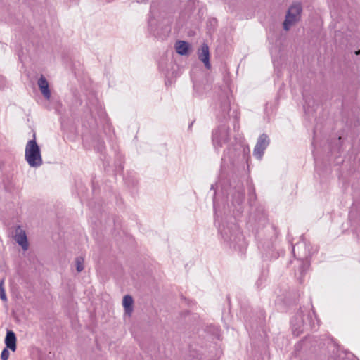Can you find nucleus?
<instances>
[{
  "instance_id": "1",
  "label": "nucleus",
  "mask_w": 360,
  "mask_h": 360,
  "mask_svg": "<svg viewBox=\"0 0 360 360\" xmlns=\"http://www.w3.org/2000/svg\"><path fill=\"white\" fill-rule=\"evenodd\" d=\"M25 157L28 165L32 167H38L43 163L41 150L36 141L35 134L33 135V139L30 140L26 145Z\"/></svg>"
},
{
  "instance_id": "2",
  "label": "nucleus",
  "mask_w": 360,
  "mask_h": 360,
  "mask_svg": "<svg viewBox=\"0 0 360 360\" xmlns=\"http://www.w3.org/2000/svg\"><path fill=\"white\" fill-rule=\"evenodd\" d=\"M302 11L303 8L300 2H293L290 6L283 22L284 30L288 31L293 25L300 20Z\"/></svg>"
},
{
  "instance_id": "3",
  "label": "nucleus",
  "mask_w": 360,
  "mask_h": 360,
  "mask_svg": "<svg viewBox=\"0 0 360 360\" xmlns=\"http://www.w3.org/2000/svg\"><path fill=\"white\" fill-rule=\"evenodd\" d=\"M269 144V139L266 134H262L259 136L256 146L254 148L253 154L257 158H262L264 150Z\"/></svg>"
},
{
  "instance_id": "4",
  "label": "nucleus",
  "mask_w": 360,
  "mask_h": 360,
  "mask_svg": "<svg viewBox=\"0 0 360 360\" xmlns=\"http://www.w3.org/2000/svg\"><path fill=\"white\" fill-rule=\"evenodd\" d=\"M198 58L201 60L207 69L211 68L210 63V51L209 46L206 43L202 44L200 48L198 50Z\"/></svg>"
},
{
  "instance_id": "5",
  "label": "nucleus",
  "mask_w": 360,
  "mask_h": 360,
  "mask_svg": "<svg viewBox=\"0 0 360 360\" xmlns=\"http://www.w3.org/2000/svg\"><path fill=\"white\" fill-rule=\"evenodd\" d=\"M15 240L22 248L23 250H27L29 243L27 241L26 233L20 228V226H18L16 228Z\"/></svg>"
},
{
  "instance_id": "6",
  "label": "nucleus",
  "mask_w": 360,
  "mask_h": 360,
  "mask_svg": "<svg viewBox=\"0 0 360 360\" xmlns=\"http://www.w3.org/2000/svg\"><path fill=\"white\" fill-rule=\"evenodd\" d=\"M16 335L13 330H8L5 338L6 347L9 348L11 351L15 352L16 350Z\"/></svg>"
},
{
  "instance_id": "7",
  "label": "nucleus",
  "mask_w": 360,
  "mask_h": 360,
  "mask_svg": "<svg viewBox=\"0 0 360 360\" xmlns=\"http://www.w3.org/2000/svg\"><path fill=\"white\" fill-rule=\"evenodd\" d=\"M37 84L43 96L46 99H49L51 97V91L49 89V82L44 77V75H41L38 80Z\"/></svg>"
},
{
  "instance_id": "8",
  "label": "nucleus",
  "mask_w": 360,
  "mask_h": 360,
  "mask_svg": "<svg viewBox=\"0 0 360 360\" xmlns=\"http://www.w3.org/2000/svg\"><path fill=\"white\" fill-rule=\"evenodd\" d=\"M176 53L181 56H187L189 53L191 45L188 42L179 40L174 45Z\"/></svg>"
},
{
  "instance_id": "9",
  "label": "nucleus",
  "mask_w": 360,
  "mask_h": 360,
  "mask_svg": "<svg viewBox=\"0 0 360 360\" xmlns=\"http://www.w3.org/2000/svg\"><path fill=\"white\" fill-rule=\"evenodd\" d=\"M133 297L130 295H126L123 297L122 305L126 314L131 316L133 311Z\"/></svg>"
},
{
  "instance_id": "10",
  "label": "nucleus",
  "mask_w": 360,
  "mask_h": 360,
  "mask_svg": "<svg viewBox=\"0 0 360 360\" xmlns=\"http://www.w3.org/2000/svg\"><path fill=\"white\" fill-rule=\"evenodd\" d=\"M75 266L77 272H81L84 270V259L82 257H77L75 260Z\"/></svg>"
},
{
  "instance_id": "11",
  "label": "nucleus",
  "mask_w": 360,
  "mask_h": 360,
  "mask_svg": "<svg viewBox=\"0 0 360 360\" xmlns=\"http://www.w3.org/2000/svg\"><path fill=\"white\" fill-rule=\"evenodd\" d=\"M3 285H4V280H1L0 281V297L2 300L6 301V295Z\"/></svg>"
},
{
  "instance_id": "12",
  "label": "nucleus",
  "mask_w": 360,
  "mask_h": 360,
  "mask_svg": "<svg viewBox=\"0 0 360 360\" xmlns=\"http://www.w3.org/2000/svg\"><path fill=\"white\" fill-rule=\"evenodd\" d=\"M8 348L5 347L1 354V360H8L9 356V351L8 349Z\"/></svg>"
},
{
  "instance_id": "13",
  "label": "nucleus",
  "mask_w": 360,
  "mask_h": 360,
  "mask_svg": "<svg viewBox=\"0 0 360 360\" xmlns=\"http://www.w3.org/2000/svg\"><path fill=\"white\" fill-rule=\"evenodd\" d=\"M213 141H216L218 144V146H221L222 145V142L221 141V140H217V134H215L213 136Z\"/></svg>"
},
{
  "instance_id": "14",
  "label": "nucleus",
  "mask_w": 360,
  "mask_h": 360,
  "mask_svg": "<svg viewBox=\"0 0 360 360\" xmlns=\"http://www.w3.org/2000/svg\"><path fill=\"white\" fill-rule=\"evenodd\" d=\"M345 360H359L355 355L352 354L351 356L347 357Z\"/></svg>"
},
{
  "instance_id": "15",
  "label": "nucleus",
  "mask_w": 360,
  "mask_h": 360,
  "mask_svg": "<svg viewBox=\"0 0 360 360\" xmlns=\"http://www.w3.org/2000/svg\"><path fill=\"white\" fill-rule=\"evenodd\" d=\"M355 54H356V55H359V54H360V49H359V50L356 51H355Z\"/></svg>"
}]
</instances>
